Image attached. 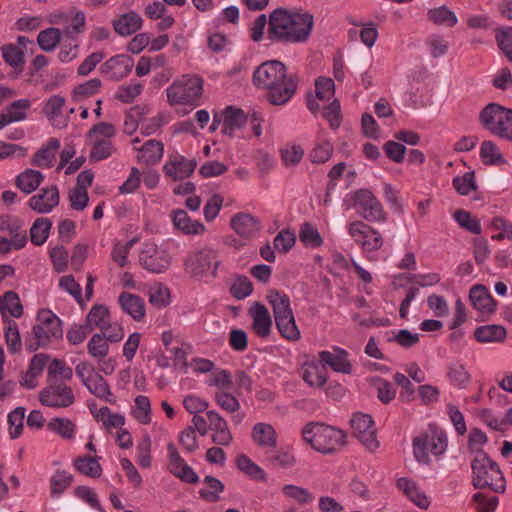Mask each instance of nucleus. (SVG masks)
Returning a JSON list of instances; mask_svg holds the SVG:
<instances>
[{
	"label": "nucleus",
	"mask_w": 512,
	"mask_h": 512,
	"mask_svg": "<svg viewBox=\"0 0 512 512\" xmlns=\"http://www.w3.org/2000/svg\"><path fill=\"white\" fill-rule=\"evenodd\" d=\"M313 27L314 18L310 13L277 8L269 15L267 39L272 43L286 45L305 43Z\"/></svg>",
	"instance_id": "obj_1"
},
{
	"label": "nucleus",
	"mask_w": 512,
	"mask_h": 512,
	"mask_svg": "<svg viewBox=\"0 0 512 512\" xmlns=\"http://www.w3.org/2000/svg\"><path fill=\"white\" fill-rule=\"evenodd\" d=\"M254 84L268 91L267 99L273 105H284L294 95L297 84L287 75L285 65L277 60L262 63L253 73Z\"/></svg>",
	"instance_id": "obj_2"
},
{
	"label": "nucleus",
	"mask_w": 512,
	"mask_h": 512,
	"mask_svg": "<svg viewBox=\"0 0 512 512\" xmlns=\"http://www.w3.org/2000/svg\"><path fill=\"white\" fill-rule=\"evenodd\" d=\"M413 455L416 461L423 465H430L431 458L441 457L448 448L446 431L436 423H430L427 428L412 440Z\"/></svg>",
	"instance_id": "obj_3"
},
{
	"label": "nucleus",
	"mask_w": 512,
	"mask_h": 512,
	"mask_svg": "<svg viewBox=\"0 0 512 512\" xmlns=\"http://www.w3.org/2000/svg\"><path fill=\"white\" fill-rule=\"evenodd\" d=\"M303 440L321 454H334L346 445V434L333 426L310 422L302 429Z\"/></svg>",
	"instance_id": "obj_4"
},
{
	"label": "nucleus",
	"mask_w": 512,
	"mask_h": 512,
	"mask_svg": "<svg viewBox=\"0 0 512 512\" xmlns=\"http://www.w3.org/2000/svg\"><path fill=\"white\" fill-rule=\"evenodd\" d=\"M266 299L273 310V317L280 335L289 340L297 341L301 334L295 322L288 295L278 290H269Z\"/></svg>",
	"instance_id": "obj_5"
},
{
	"label": "nucleus",
	"mask_w": 512,
	"mask_h": 512,
	"mask_svg": "<svg viewBox=\"0 0 512 512\" xmlns=\"http://www.w3.org/2000/svg\"><path fill=\"white\" fill-rule=\"evenodd\" d=\"M471 469L472 484L475 488H489L496 493L505 491L506 481L499 465L485 452H480L475 456L471 463Z\"/></svg>",
	"instance_id": "obj_6"
},
{
	"label": "nucleus",
	"mask_w": 512,
	"mask_h": 512,
	"mask_svg": "<svg viewBox=\"0 0 512 512\" xmlns=\"http://www.w3.org/2000/svg\"><path fill=\"white\" fill-rule=\"evenodd\" d=\"M204 91V80L195 74H184L176 78L166 89L169 105L199 106Z\"/></svg>",
	"instance_id": "obj_7"
},
{
	"label": "nucleus",
	"mask_w": 512,
	"mask_h": 512,
	"mask_svg": "<svg viewBox=\"0 0 512 512\" xmlns=\"http://www.w3.org/2000/svg\"><path fill=\"white\" fill-rule=\"evenodd\" d=\"M37 321L32 328V337L25 340L26 348L30 352L48 345L52 339H58L63 335L61 320L52 311L40 310Z\"/></svg>",
	"instance_id": "obj_8"
},
{
	"label": "nucleus",
	"mask_w": 512,
	"mask_h": 512,
	"mask_svg": "<svg viewBox=\"0 0 512 512\" xmlns=\"http://www.w3.org/2000/svg\"><path fill=\"white\" fill-rule=\"evenodd\" d=\"M184 265L190 276L208 282L218 277L221 260L216 250L203 247L191 252L185 259Z\"/></svg>",
	"instance_id": "obj_9"
},
{
	"label": "nucleus",
	"mask_w": 512,
	"mask_h": 512,
	"mask_svg": "<svg viewBox=\"0 0 512 512\" xmlns=\"http://www.w3.org/2000/svg\"><path fill=\"white\" fill-rule=\"evenodd\" d=\"M479 121L492 135L512 143V109L490 103L481 110Z\"/></svg>",
	"instance_id": "obj_10"
},
{
	"label": "nucleus",
	"mask_w": 512,
	"mask_h": 512,
	"mask_svg": "<svg viewBox=\"0 0 512 512\" xmlns=\"http://www.w3.org/2000/svg\"><path fill=\"white\" fill-rule=\"evenodd\" d=\"M352 207L366 223H385L387 213L382 203L368 189H358L351 195Z\"/></svg>",
	"instance_id": "obj_11"
},
{
	"label": "nucleus",
	"mask_w": 512,
	"mask_h": 512,
	"mask_svg": "<svg viewBox=\"0 0 512 512\" xmlns=\"http://www.w3.org/2000/svg\"><path fill=\"white\" fill-rule=\"evenodd\" d=\"M348 235L365 253L380 250L384 245L381 233L363 220H355L346 225Z\"/></svg>",
	"instance_id": "obj_12"
},
{
	"label": "nucleus",
	"mask_w": 512,
	"mask_h": 512,
	"mask_svg": "<svg viewBox=\"0 0 512 512\" xmlns=\"http://www.w3.org/2000/svg\"><path fill=\"white\" fill-rule=\"evenodd\" d=\"M39 399L43 405L52 408H67L75 402L72 388L61 381L48 382Z\"/></svg>",
	"instance_id": "obj_13"
},
{
	"label": "nucleus",
	"mask_w": 512,
	"mask_h": 512,
	"mask_svg": "<svg viewBox=\"0 0 512 512\" xmlns=\"http://www.w3.org/2000/svg\"><path fill=\"white\" fill-rule=\"evenodd\" d=\"M351 428L357 439L371 452L379 447L376 428L372 417L361 412L354 413L351 418Z\"/></svg>",
	"instance_id": "obj_14"
},
{
	"label": "nucleus",
	"mask_w": 512,
	"mask_h": 512,
	"mask_svg": "<svg viewBox=\"0 0 512 512\" xmlns=\"http://www.w3.org/2000/svg\"><path fill=\"white\" fill-rule=\"evenodd\" d=\"M139 262L151 273H162L170 266L171 258L165 249L154 243H145L139 254Z\"/></svg>",
	"instance_id": "obj_15"
},
{
	"label": "nucleus",
	"mask_w": 512,
	"mask_h": 512,
	"mask_svg": "<svg viewBox=\"0 0 512 512\" xmlns=\"http://www.w3.org/2000/svg\"><path fill=\"white\" fill-rule=\"evenodd\" d=\"M168 470L175 477L181 481L196 484L199 482V477L191 466H189L185 460L180 456L176 446L173 443H168Z\"/></svg>",
	"instance_id": "obj_16"
},
{
	"label": "nucleus",
	"mask_w": 512,
	"mask_h": 512,
	"mask_svg": "<svg viewBox=\"0 0 512 512\" xmlns=\"http://www.w3.org/2000/svg\"><path fill=\"white\" fill-rule=\"evenodd\" d=\"M134 60L129 55L120 54L108 59L102 66L101 72L108 79L119 81L132 70Z\"/></svg>",
	"instance_id": "obj_17"
},
{
	"label": "nucleus",
	"mask_w": 512,
	"mask_h": 512,
	"mask_svg": "<svg viewBox=\"0 0 512 512\" xmlns=\"http://www.w3.org/2000/svg\"><path fill=\"white\" fill-rule=\"evenodd\" d=\"M196 166L195 159H186L182 155L175 154L169 156L163 170L173 180H182L191 176Z\"/></svg>",
	"instance_id": "obj_18"
},
{
	"label": "nucleus",
	"mask_w": 512,
	"mask_h": 512,
	"mask_svg": "<svg viewBox=\"0 0 512 512\" xmlns=\"http://www.w3.org/2000/svg\"><path fill=\"white\" fill-rule=\"evenodd\" d=\"M248 314L252 318L251 327L254 333L260 338H267L272 329V318L267 307L260 302H254Z\"/></svg>",
	"instance_id": "obj_19"
},
{
	"label": "nucleus",
	"mask_w": 512,
	"mask_h": 512,
	"mask_svg": "<svg viewBox=\"0 0 512 512\" xmlns=\"http://www.w3.org/2000/svg\"><path fill=\"white\" fill-rule=\"evenodd\" d=\"M59 204V191L55 185L42 188L28 202L29 207L40 214L51 212Z\"/></svg>",
	"instance_id": "obj_20"
},
{
	"label": "nucleus",
	"mask_w": 512,
	"mask_h": 512,
	"mask_svg": "<svg viewBox=\"0 0 512 512\" xmlns=\"http://www.w3.org/2000/svg\"><path fill=\"white\" fill-rule=\"evenodd\" d=\"M232 229L244 239H252L261 230L260 221L249 213H238L230 221Z\"/></svg>",
	"instance_id": "obj_21"
},
{
	"label": "nucleus",
	"mask_w": 512,
	"mask_h": 512,
	"mask_svg": "<svg viewBox=\"0 0 512 512\" xmlns=\"http://www.w3.org/2000/svg\"><path fill=\"white\" fill-rule=\"evenodd\" d=\"M48 359L49 356L43 353L34 355L29 362L27 371L21 376L20 385L26 389L36 388L37 378L42 374Z\"/></svg>",
	"instance_id": "obj_22"
},
{
	"label": "nucleus",
	"mask_w": 512,
	"mask_h": 512,
	"mask_svg": "<svg viewBox=\"0 0 512 512\" xmlns=\"http://www.w3.org/2000/svg\"><path fill=\"white\" fill-rule=\"evenodd\" d=\"M254 444L261 448L274 449L278 444V434L271 424L258 422L251 431Z\"/></svg>",
	"instance_id": "obj_23"
},
{
	"label": "nucleus",
	"mask_w": 512,
	"mask_h": 512,
	"mask_svg": "<svg viewBox=\"0 0 512 512\" xmlns=\"http://www.w3.org/2000/svg\"><path fill=\"white\" fill-rule=\"evenodd\" d=\"M170 216L174 227L186 235H201L206 231L200 221L191 220L183 209L172 210Z\"/></svg>",
	"instance_id": "obj_24"
},
{
	"label": "nucleus",
	"mask_w": 512,
	"mask_h": 512,
	"mask_svg": "<svg viewBox=\"0 0 512 512\" xmlns=\"http://www.w3.org/2000/svg\"><path fill=\"white\" fill-rule=\"evenodd\" d=\"M319 358L323 365L330 366L336 372L351 373L352 365L348 360V353L342 348L337 347L333 352L322 351Z\"/></svg>",
	"instance_id": "obj_25"
},
{
	"label": "nucleus",
	"mask_w": 512,
	"mask_h": 512,
	"mask_svg": "<svg viewBox=\"0 0 512 512\" xmlns=\"http://www.w3.org/2000/svg\"><path fill=\"white\" fill-rule=\"evenodd\" d=\"M121 309L130 315L135 321H142L145 317V303L144 300L136 295L129 292H123L118 298Z\"/></svg>",
	"instance_id": "obj_26"
},
{
	"label": "nucleus",
	"mask_w": 512,
	"mask_h": 512,
	"mask_svg": "<svg viewBox=\"0 0 512 512\" xmlns=\"http://www.w3.org/2000/svg\"><path fill=\"white\" fill-rule=\"evenodd\" d=\"M0 314L4 322L12 321L9 317L20 318L23 315V306L16 292L7 291L0 296Z\"/></svg>",
	"instance_id": "obj_27"
},
{
	"label": "nucleus",
	"mask_w": 512,
	"mask_h": 512,
	"mask_svg": "<svg viewBox=\"0 0 512 512\" xmlns=\"http://www.w3.org/2000/svg\"><path fill=\"white\" fill-rule=\"evenodd\" d=\"M60 148V141L57 138H50L34 155L31 164L37 167H52L55 156Z\"/></svg>",
	"instance_id": "obj_28"
},
{
	"label": "nucleus",
	"mask_w": 512,
	"mask_h": 512,
	"mask_svg": "<svg viewBox=\"0 0 512 512\" xmlns=\"http://www.w3.org/2000/svg\"><path fill=\"white\" fill-rule=\"evenodd\" d=\"M469 297L473 307L480 312L490 314L495 310V301L484 286H473Z\"/></svg>",
	"instance_id": "obj_29"
},
{
	"label": "nucleus",
	"mask_w": 512,
	"mask_h": 512,
	"mask_svg": "<svg viewBox=\"0 0 512 512\" xmlns=\"http://www.w3.org/2000/svg\"><path fill=\"white\" fill-rule=\"evenodd\" d=\"M397 488L402 491L415 505L421 509H427L430 501L424 492H421L416 483L402 477L397 480Z\"/></svg>",
	"instance_id": "obj_30"
},
{
	"label": "nucleus",
	"mask_w": 512,
	"mask_h": 512,
	"mask_svg": "<svg viewBox=\"0 0 512 512\" xmlns=\"http://www.w3.org/2000/svg\"><path fill=\"white\" fill-rule=\"evenodd\" d=\"M246 121L247 116L242 109L228 106L223 113L222 132L232 136Z\"/></svg>",
	"instance_id": "obj_31"
},
{
	"label": "nucleus",
	"mask_w": 512,
	"mask_h": 512,
	"mask_svg": "<svg viewBox=\"0 0 512 512\" xmlns=\"http://www.w3.org/2000/svg\"><path fill=\"white\" fill-rule=\"evenodd\" d=\"M142 18L134 11L121 15L113 21V28L121 36H129L141 28Z\"/></svg>",
	"instance_id": "obj_32"
},
{
	"label": "nucleus",
	"mask_w": 512,
	"mask_h": 512,
	"mask_svg": "<svg viewBox=\"0 0 512 512\" xmlns=\"http://www.w3.org/2000/svg\"><path fill=\"white\" fill-rule=\"evenodd\" d=\"M474 336L480 343H498L505 340L507 331L502 325H483L476 328Z\"/></svg>",
	"instance_id": "obj_33"
},
{
	"label": "nucleus",
	"mask_w": 512,
	"mask_h": 512,
	"mask_svg": "<svg viewBox=\"0 0 512 512\" xmlns=\"http://www.w3.org/2000/svg\"><path fill=\"white\" fill-rule=\"evenodd\" d=\"M65 104V99L60 95H52L46 101L43 112L55 127H65L66 119L61 116V109Z\"/></svg>",
	"instance_id": "obj_34"
},
{
	"label": "nucleus",
	"mask_w": 512,
	"mask_h": 512,
	"mask_svg": "<svg viewBox=\"0 0 512 512\" xmlns=\"http://www.w3.org/2000/svg\"><path fill=\"white\" fill-rule=\"evenodd\" d=\"M163 152L164 146L162 142L151 139L146 141L138 150L137 158L146 165H154L161 160Z\"/></svg>",
	"instance_id": "obj_35"
},
{
	"label": "nucleus",
	"mask_w": 512,
	"mask_h": 512,
	"mask_svg": "<svg viewBox=\"0 0 512 512\" xmlns=\"http://www.w3.org/2000/svg\"><path fill=\"white\" fill-rule=\"evenodd\" d=\"M84 385L90 391V393L95 395L97 398L102 399L110 404L115 403V398L109 388L108 383L99 373L93 374V376L88 379Z\"/></svg>",
	"instance_id": "obj_36"
},
{
	"label": "nucleus",
	"mask_w": 512,
	"mask_h": 512,
	"mask_svg": "<svg viewBox=\"0 0 512 512\" xmlns=\"http://www.w3.org/2000/svg\"><path fill=\"white\" fill-rule=\"evenodd\" d=\"M302 379L310 387H322L327 381L325 366L317 363L304 364Z\"/></svg>",
	"instance_id": "obj_37"
},
{
	"label": "nucleus",
	"mask_w": 512,
	"mask_h": 512,
	"mask_svg": "<svg viewBox=\"0 0 512 512\" xmlns=\"http://www.w3.org/2000/svg\"><path fill=\"white\" fill-rule=\"evenodd\" d=\"M43 179L44 176L40 171L26 169L16 177L15 184L21 191L30 194L39 187Z\"/></svg>",
	"instance_id": "obj_38"
},
{
	"label": "nucleus",
	"mask_w": 512,
	"mask_h": 512,
	"mask_svg": "<svg viewBox=\"0 0 512 512\" xmlns=\"http://www.w3.org/2000/svg\"><path fill=\"white\" fill-rule=\"evenodd\" d=\"M110 321V313L105 305H94L86 316L87 327L90 331L95 328L104 329Z\"/></svg>",
	"instance_id": "obj_39"
},
{
	"label": "nucleus",
	"mask_w": 512,
	"mask_h": 512,
	"mask_svg": "<svg viewBox=\"0 0 512 512\" xmlns=\"http://www.w3.org/2000/svg\"><path fill=\"white\" fill-rule=\"evenodd\" d=\"M73 466L80 474L91 478H98L102 474L101 465L98 463L96 458H93L90 455L77 457L73 462Z\"/></svg>",
	"instance_id": "obj_40"
},
{
	"label": "nucleus",
	"mask_w": 512,
	"mask_h": 512,
	"mask_svg": "<svg viewBox=\"0 0 512 512\" xmlns=\"http://www.w3.org/2000/svg\"><path fill=\"white\" fill-rule=\"evenodd\" d=\"M73 377V370L65 361L60 359H53L47 365V378L48 382L54 381H69Z\"/></svg>",
	"instance_id": "obj_41"
},
{
	"label": "nucleus",
	"mask_w": 512,
	"mask_h": 512,
	"mask_svg": "<svg viewBox=\"0 0 512 512\" xmlns=\"http://www.w3.org/2000/svg\"><path fill=\"white\" fill-rule=\"evenodd\" d=\"M267 463L275 468L288 469L296 463L295 456L288 450L280 448L273 452H267L265 456Z\"/></svg>",
	"instance_id": "obj_42"
},
{
	"label": "nucleus",
	"mask_w": 512,
	"mask_h": 512,
	"mask_svg": "<svg viewBox=\"0 0 512 512\" xmlns=\"http://www.w3.org/2000/svg\"><path fill=\"white\" fill-rule=\"evenodd\" d=\"M203 487L199 490L200 497L207 502L219 500V494L224 490V484L213 476H206L202 482Z\"/></svg>",
	"instance_id": "obj_43"
},
{
	"label": "nucleus",
	"mask_w": 512,
	"mask_h": 512,
	"mask_svg": "<svg viewBox=\"0 0 512 512\" xmlns=\"http://www.w3.org/2000/svg\"><path fill=\"white\" fill-rule=\"evenodd\" d=\"M427 17L436 25H445L448 27H453L458 22L455 13L445 5L429 9L427 12Z\"/></svg>",
	"instance_id": "obj_44"
},
{
	"label": "nucleus",
	"mask_w": 512,
	"mask_h": 512,
	"mask_svg": "<svg viewBox=\"0 0 512 512\" xmlns=\"http://www.w3.org/2000/svg\"><path fill=\"white\" fill-rule=\"evenodd\" d=\"M73 475L65 470H56L50 478L52 497H59L73 482Z\"/></svg>",
	"instance_id": "obj_45"
},
{
	"label": "nucleus",
	"mask_w": 512,
	"mask_h": 512,
	"mask_svg": "<svg viewBox=\"0 0 512 512\" xmlns=\"http://www.w3.org/2000/svg\"><path fill=\"white\" fill-rule=\"evenodd\" d=\"M62 32L58 28H47L38 34L37 42L43 51L51 52L61 42Z\"/></svg>",
	"instance_id": "obj_46"
},
{
	"label": "nucleus",
	"mask_w": 512,
	"mask_h": 512,
	"mask_svg": "<svg viewBox=\"0 0 512 512\" xmlns=\"http://www.w3.org/2000/svg\"><path fill=\"white\" fill-rule=\"evenodd\" d=\"M52 222L48 218H37L31 229V242L37 246L44 244L48 238Z\"/></svg>",
	"instance_id": "obj_47"
},
{
	"label": "nucleus",
	"mask_w": 512,
	"mask_h": 512,
	"mask_svg": "<svg viewBox=\"0 0 512 512\" xmlns=\"http://www.w3.org/2000/svg\"><path fill=\"white\" fill-rule=\"evenodd\" d=\"M447 377L452 385L460 389L465 388L471 378L465 366L458 362L452 363L448 366Z\"/></svg>",
	"instance_id": "obj_48"
},
{
	"label": "nucleus",
	"mask_w": 512,
	"mask_h": 512,
	"mask_svg": "<svg viewBox=\"0 0 512 512\" xmlns=\"http://www.w3.org/2000/svg\"><path fill=\"white\" fill-rule=\"evenodd\" d=\"M2 56L7 64L21 72L25 65L24 53L20 47L8 44L2 47Z\"/></svg>",
	"instance_id": "obj_49"
},
{
	"label": "nucleus",
	"mask_w": 512,
	"mask_h": 512,
	"mask_svg": "<svg viewBox=\"0 0 512 512\" xmlns=\"http://www.w3.org/2000/svg\"><path fill=\"white\" fill-rule=\"evenodd\" d=\"M282 493L285 497L295 500L300 505L311 504L315 499L308 489L292 484L285 485L282 488Z\"/></svg>",
	"instance_id": "obj_50"
},
{
	"label": "nucleus",
	"mask_w": 512,
	"mask_h": 512,
	"mask_svg": "<svg viewBox=\"0 0 512 512\" xmlns=\"http://www.w3.org/2000/svg\"><path fill=\"white\" fill-rule=\"evenodd\" d=\"M237 466L242 472L247 474L252 479L263 482L267 479L265 471L244 454L238 456Z\"/></svg>",
	"instance_id": "obj_51"
},
{
	"label": "nucleus",
	"mask_w": 512,
	"mask_h": 512,
	"mask_svg": "<svg viewBox=\"0 0 512 512\" xmlns=\"http://www.w3.org/2000/svg\"><path fill=\"white\" fill-rule=\"evenodd\" d=\"M48 429L57 433L63 439H73L75 436V424L67 418H53L48 422Z\"/></svg>",
	"instance_id": "obj_52"
},
{
	"label": "nucleus",
	"mask_w": 512,
	"mask_h": 512,
	"mask_svg": "<svg viewBox=\"0 0 512 512\" xmlns=\"http://www.w3.org/2000/svg\"><path fill=\"white\" fill-rule=\"evenodd\" d=\"M30 106L31 103L28 99L16 100L12 102L9 107H7L3 114L7 121H9V124L12 122L22 121L26 119V111L30 108Z\"/></svg>",
	"instance_id": "obj_53"
},
{
	"label": "nucleus",
	"mask_w": 512,
	"mask_h": 512,
	"mask_svg": "<svg viewBox=\"0 0 512 512\" xmlns=\"http://www.w3.org/2000/svg\"><path fill=\"white\" fill-rule=\"evenodd\" d=\"M26 409L17 407L8 414L9 435L16 439L22 435Z\"/></svg>",
	"instance_id": "obj_54"
},
{
	"label": "nucleus",
	"mask_w": 512,
	"mask_h": 512,
	"mask_svg": "<svg viewBox=\"0 0 512 512\" xmlns=\"http://www.w3.org/2000/svg\"><path fill=\"white\" fill-rule=\"evenodd\" d=\"M132 410L134 418L141 424H148L151 421V404L147 396L138 395Z\"/></svg>",
	"instance_id": "obj_55"
},
{
	"label": "nucleus",
	"mask_w": 512,
	"mask_h": 512,
	"mask_svg": "<svg viewBox=\"0 0 512 512\" xmlns=\"http://www.w3.org/2000/svg\"><path fill=\"white\" fill-rule=\"evenodd\" d=\"M299 236L306 247L318 248L323 244V239L317 228L310 223H304L301 226Z\"/></svg>",
	"instance_id": "obj_56"
},
{
	"label": "nucleus",
	"mask_w": 512,
	"mask_h": 512,
	"mask_svg": "<svg viewBox=\"0 0 512 512\" xmlns=\"http://www.w3.org/2000/svg\"><path fill=\"white\" fill-rule=\"evenodd\" d=\"M101 334H94L87 344L88 353L93 357L101 361L104 359L109 351V345Z\"/></svg>",
	"instance_id": "obj_57"
},
{
	"label": "nucleus",
	"mask_w": 512,
	"mask_h": 512,
	"mask_svg": "<svg viewBox=\"0 0 512 512\" xmlns=\"http://www.w3.org/2000/svg\"><path fill=\"white\" fill-rule=\"evenodd\" d=\"M101 85L102 83L99 78H93L85 83L79 84L73 90V99L75 101H81L91 97L99 91Z\"/></svg>",
	"instance_id": "obj_58"
},
{
	"label": "nucleus",
	"mask_w": 512,
	"mask_h": 512,
	"mask_svg": "<svg viewBox=\"0 0 512 512\" xmlns=\"http://www.w3.org/2000/svg\"><path fill=\"white\" fill-rule=\"evenodd\" d=\"M6 324L5 327V341L8 347V350L11 353H17L21 350L22 342L21 337L18 330V325L15 321H7L4 322Z\"/></svg>",
	"instance_id": "obj_59"
},
{
	"label": "nucleus",
	"mask_w": 512,
	"mask_h": 512,
	"mask_svg": "<svg viewBox=\"0 0 512 512\" xmlns=\"http://www.w3.org/2000/svg\"><path fill=\"white\" fill-rule=\"evenodd\" d=\"M454 219L459 224V226L468 230L471 233L478 235L482 231L479 220L476 217L472 216L470 212L464 210H457L454 213Z\"/></svg>",
	"instance_id": "obj_60"
},
{
	"label": "nucleus",
	"mask_w": 512,
	"mask_h": 512,
	"mask_svg": "<svg viewBox=\"0 0 512 512\" xmlns=\"http://www.w3.org/2000/svg\"><path fill=\"white\" fill-rule=\"evenodd\" d=\"M333 151L334 148L331 142L327 140H321L312 149L309 157L312 163L322 164L331 158Z\"/></svg>",
	"instance_id": "obj_61"
},
{
	"label": "nucleus",
	"mask_w": 512,
	"mask_h": 512,
	"mask_svg": "<svg viewBox=\"0 0 512 512\" xmlns=\"http://www.w3.org/2000/svg\"><path fill=\"white\" fill-rule=\"evenodd\" d=\"M93 147L90 153V158L94 161H101L112 155L114 147L109 139H91Z\"/></svg>",
	"instance_id": "obj_62"
},
{
	"label": "nucleus",
	"mask_w": 512,
	"mask_h": 512,
	"mask_svg": "<svg viewBox=\"0 0 512 512\" xmlns=\"http://www.w3.org/2000/svg\"><path fill=\"white\" fill-rule=\"evenodd\" d=\"M480 155L485 164H498L504 162L497 145L490 140L483 141L480 148Z\"/></svg>",
	"instance_id": "obj_63"
},
{
	"label": "nucleus",
	"mask_w": 512,
	"mask_h": 512,
	"mask_svg": "<svg viewBox=\"0 0 512 512\" xmlns=\"http://www.w3.org/2000/svg\"><path fill=\"white\" fill-rule=\"evenodd\" d=\"M149 302L157 308L166 307L170 303V290L162 284L152 286L149 289Z\"/></svg>",
	"instance_id": "obj_64"
}]
</instances>
